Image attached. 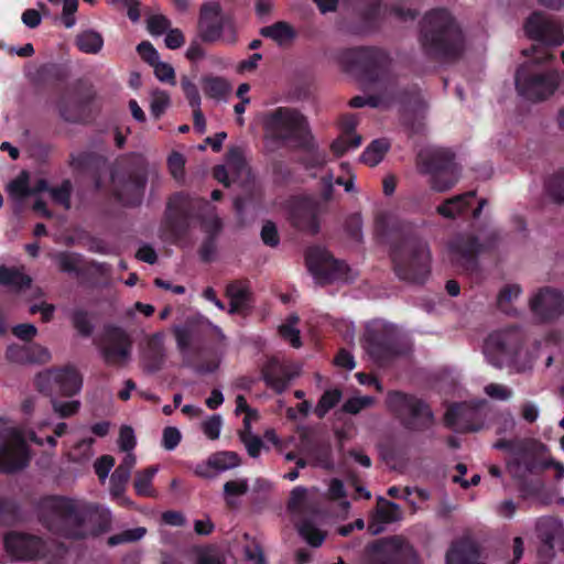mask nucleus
Listing matches in <instances>:
<instances>
[{
    "label": "nucleus",
    "mask_w": 564,
    "mask_h": 564,
    "mask_svg": "<svg viewBox=\"0 0 564 564\" xmlns=\"http://www.w3.org/2000/svg\"><path fill=\"white\" fill-rule=\"evenodd\" d=\"M535 529L539 539L550 547L564 546V528L561 521L552 517H542L536 520Z\"/></svg>",
    "instance_id": "a878e982"
},
{
    "label": "nucleus",
    "mask_w": 564,
    "mask_h": 564,
    "mask_svg": "<svg viewBox=\"0 0 564 564\" xmlns=\"http://www.w3.org/2000/svg\"><path fill=\"white\" fill-rule=\"evenodd\" d=\"M170 106V96L163 90H154L151 95V115L154 118H160L161 115Z\"/></svg>",
    "instance_id": "09e8293b"
},
{
    "label": "nucleus",
    "mask_w": 564,
    "mask_h": 564,
    "mask_svg": "<svg viewBox=\"0 0 564 564\" xmlns=\"http://www.w3.org/2000/svg\"><path fill=\"white\" fill-rule=\"evenodd\" d=\"M226 294L230 300L229 313H242L250 307L251 292L241 282H234L227 286Z\"/></svg>",
    "instance_id": "c756f323"
},
{
    "label": "nucleus",
    "mask_w": 564,
    "mask_h": 564,
    "mask_svg": "<svg viewBox=\"0 0 564 564\" xmlns=\"http://www.w3.org/2000/svg\"><path fill=\"white\" fill-rule=\"evenodd\" d=\"M240 437L248 451V454L251 457H258L263 445L261 438L251 432H241Z\"/></svg>",
    "instance_id": "13d9d810"
},
{
    "label": "nucleus",
    "mask_w": 564,
    "mask_h": 564,
    "mask_svg": "<svg viewBox=\"0 0 564 564\" xmlns=\"http://www.w3.org/2000/svg\"><path fill=\"white\" fill-rule=\"evenodd\" d=\"M389 148L390 143L388 142V140H375L366 148L361 155V160L367 165L375 166L382 161Z\"/></svg>",
    "instance_id": "e433bc0d"
},
{
    "label": "nucleus",
    "mask_w": 564,
    "mask_h": 564,
    "mask_svg": "<svg viewBox=\"0 0 564 564\" xmlns=\"http://www.w3.org/2000/svg\"><path fill=\"white\" fill-rule=\"evenodd\" d=\"M357 126L355 116H345L341 120L343 134L332 143V150L336 155H341L350 149L361 144V137L354 133Z\"/></svg>",
    "instance_id": "cd10ccee"
},
{
    "label": "nucleus",
    "mask_w": 564,
    "mask_h": 564,
    "mask_svg": "<svg viewBox=\"0 0 564 564\" xmlns=\"http://www.w3.org/2000/svg\"><path fill=\"white\" fill-rule=\"evenodd\" d=\"M546 193L553 200L564 202V171H557L549 177Z\"/></svg>",
    "instance_id": "a19ab883"
},
{
    "label": "nucleus",
    "mask_w": 564,
    "mask_h": 564,
    "mask_svg": "<svg viewBox=\"0 0 564 564\" xmlns=\"http://www.w3.org/2000/svg\"><path fill=\"white\" fill-rule=\"evenodd\" d=\"M8 193L11 198L21 202L31 194L26 173H22L8 185Z\"/></svg>",
    "instance_id": "37998d69"
},
{
    "label": "nucleus",
    "mask_w": 564,
    "mask_h": 564,
    "mask_svg": "<svg viewBox=\"0 0 564 564\" xmlns=\"http://www.w3.org/2000/svg\"><path fill=\"white\" fill-rule=\"evenodd\" d=\"M29 452L24 437L19 431L8 432L0 447V471L12 473L26 466Z\"/></svg>",
    "instance_id": "2eb2a0df"
},
{
    "label": "nucleus",
    "mask_w": 564,
    "mask_h": 564,
    "mask_svg": "<svg viewBox=\"0 0 564 564\" xmlns=\"http://www.w3.org/2000/svg\"><path fill=\"white\" fill-rule=\"evenodd\" d=\"M7 552L14 558L28 560L44 555V544L34 536L10 533L4 539Z\"/></svg>",
    "instance_id": "aec40b11"
},
{
    "label": "nucleus",
    "mask_w": 564,
    "mask_h": 564,
    "mask_svg": "<svg viewBox=\"0 0 564 564\" xmlns=\"http://www.w3.org/2000/svg\"><path fill=\"white\" fill-rule=\"evenodd\" d=\"M299 533L313 547L321 546L325 540V533L322 532L311 520H304L299 525Z\"/></svg>",
    "instance_id": "ea45409f"
},
{
    "label": "nucleus",
    "mask_w": 564,
    "mask_h": 564,
    "mask_svg": "<svg viewBox=\"0 0 564 564\" xmlns=\"http://www.w3.org/2000/svg\"><path fill=\"white\" fill-rule=\"evenodd\" d=\"M485 393L495 400L506 401L512 397V390L500 383H489L484 388Z\"/></svg>",
    "instance_id": "680f3d73"
},
{
    "label": "nucleus",
    "mask_w": 564,
    "mask_h": 564,
    "mask_svg": "<svg viewBox=\"0 0 564 564\" xmlns=\"http://www.w3.org/2000/svg\"><path fill=\"white\" fill-rule=\"evenodd\" d=\"M167 164L173 177L176 180H183L185 158L178 152H173L167 159Z\"/></svg>",
    "instance_id": "0e129e2a"
},
{
    "label": "nucleus",
    "mask_w": 564,
    "mask_h": 564,
    "mask_svg": "<svg viewBox=\"0 0 564 564\" xmlns=\"http://www.w3.org/2000/svg\"><path fill=\"white\" fill-rule=\"evenodd\" d=\"M113 465H115V459L109 455H105L96 460V463L94 465L95 473L97 474V476L101 482H104L107 479Z\"/></svg>",
    "instance_id": "69168bd1"
},
{
    "label": "nucleus",
    "mask_w": 564,
    "mask_h": 564,
    "mask_svg": "<svg viewBox=\"0 0 564 564\" xmlns=\"http://www.w3.org/2000/svg\"><path fill=\"white\" fill-rule=\"evenodd\" d=\"M369 564H419V561L411 545L399 538H392L370 549Z\"/></svg>",
    "instance_id": "f8f14e48"
},
{
    "label": "nucleus",
    "mask_w": 564,
    "mask_h": 564,
    "mask_svg": "<svg viewBox=\"0 0 564 564\" xmlns=\"http://www.w3.org/2000/svg\"><path fill=\"white\" fill-rule=\"evenodd\" d=\"M51 405L55 414L59 417H69L75 415L80 409L78 400L61 401L57 395L51 398Z\"/></svg>",
    "instance_id": "c03bdc74"
},
{
    "label": "nucleus",
    "mask_w": 564,
    "mask_h": 564,
    "mask_svg": "<svg viewBox=\"0 0 564 564\" xmlns=\"http://www.w3.org/2000/svg\"><path fill=\"white\" fill-rule=\"evenodd\" d=\"M129 479L130 475L117 468L115 469L110 477V494L113 498L118 499L122 505L130 503V500L123 495Z\"/></svg>",
    "instance_id": "58836bf2"
},
{
    "label": "nucleus",
    "mask_w": 564,
    "mask_h": 564,
    "mask_svg": "<svg viewBox=\"0 0 564 564\" xmlns=\"http://www.w3.org/2000/svg\"><path fill=\"white\" fill-rule=\"evenodd\" d=\"M421 43L430 54L453 56L463 47L462 30L448 11L432 10L423 19Z\"/></svg>",
    "instance_id": "7ed1b4c3"
},
{
    "label": "nucleus",
    "mask_w": 564,
    "mask_h": 564,
    "mask_svg": "<svg viewBox=\"0 0 564 564\" xmlns=\"http://www.w3.org/2000/svg\"><path fill=\"white\" fill-rule=\"evenodd\" d=\"M534 56L516 72L514 83L518 94L530 101H541L552 96L558 87V72L544 66L552 58L546 51L533 48Z\"/></svg>",
    "instance_id": "f03ea898"
},
{
    "label": "nucleus",
    "mask_w": 564,
    "mask_h": 564,
    "mask_svg": "<svg viewBox=\"0 0 564 564\" xmlns=\"http://www.w3.org/2000/svg\"><path fill=\"white\" fill-rule=\"evenodd\" d=\"M475 200V192L470 191L446 199L436 207V213L444 218L453 219L467 209Z\"/></svg>",
    "instance_id": "c85d7f7f"
},
{
    "label": "nucleus",
    "mask_w": 564,
    "mask_h": 564,
    "mask_svg": "<svg viewBox=\"0 0 564 564\" xmlns=\"http://www.w3.org/2000/svg\"><path fill=\"white\" fill-rule=\"evenodd\" d=\"M54 261L63 272H76L80 263V256L72 252H58L53 256Z\"/></svg>",
    "instance_id": "49530a36"
},
{
    "label": "nucleus",
    "mask_w": 564,
    "mask_h": 564,
    "mask_svg": "<svg viewBox=\"0 0 564 564\" xmlns=\"http://www.w3.org/2000/svg\"><path fill=\"white\" fill-rule=\"evenodd\" d=\"M95 440L93 437L84 438L79 441L72 453L73 459L82 462L89 459L93 455V444Z\"/></svg>",
    "instance_id": "4d7b16f0"
},
{
    "label": "nucleus",
    "mask_w": 564,
    "mask_h": 564,
    "mask_svg": "<svg viewBox=\"0 0 564 564\" xmlns=\"http://www.w3.org/2000/svg\"><path fill=\"white\" fill-rule=\"evenodd\" d=\"M221 426L223 419L219 414H214L202 423L204 434L213 441L219 438Z\"/></svg>",
    "instance_id": "864d4df0"
},
{
    "label": "nucleus",
    "mask_w": 564,
    "mask_h": 564,
    "mask_svg": "<svg viewBox=\"0 0 564 564\" xmlns=\"http://www.w3.org/2000/svg\"><path fill=\"white\" fill-rule=\"evenodd\" d=\"M246 560L252 564H265V558L261 546L257 542H251L245 547Z\"/></svg>",
    "instance_id": "774afa93"
},
{
    "label": "nucleus",
    "mask_w": 564,
    "mask_h": 564,
    "mask_svg": "<svg viewBox=\"0 0 564 564\" xmlns=\"http://www.w3.org/2000/svg\"><path fill=\"white\" fill-rule=\"evenodd\" d=\"M137 51L142 57L144 62L150 64L151 66L160 59L159 52L154 48V46L148 42L143 41L137 46Z\"/></svg>",
    "instance_id": "338daca9"
},
{
    "label": "nucleus",
    "mask_w": 564,
    "mask_h": 564,
    "mask_svg": "<svg viewBox=\"0 0 564 564\" xmlns=\"http://www.w3.org/2000/svg\"><path fill=\"white\" fill-rule=\"evenodd\" d=\"M100 350L107 365L123 367L130 360L131 343L123 330L112 329L106 334Z\"/></svg>",
    "instance_id": "f3484780"
},
{
    "label": "nucleus",
    "mask_w": 564,
    "mask_h": 564,
    "mask_svg": "<svg viewBox=\"0 0 564 564\" xmlns=\"http://www.w3.org/2000/svg\"><path fill=\"white\" fill-rule=\"evenodd\" d=\"M0 284L10 288L13 291H20L31 284V279L20 270L7 267H0Z\"/></svg>",
    "instance_id": "f704fd0d"
},
{
    "label": "nucleus",
    "mask_w": 564,
    "mask_h": 564,
    "mask_svg": "<svg viewBox=\"0 0 564 564\" xmlns=\"http://www.w3.org/2000/svg\"><path fill=\"white\" fill-rule=\"evenodd\" d=\"M239 465L240 458L235 452H218L210 455L205 462L197 464L194 473L203 478H213Z\"/></svg>",
    "instance_id": "4be33fe9"
},
{
    "label": "nucleus",
    "mask_w": 564,
    "mask_h": 564,
    "mask_svg": "<svg viewBox=\"0 0 564 564\" xmlns=\"http://www.w3.org/2000/svg\"><path fill=\"white\" fill-rule=\"evenodd\" d=\"M41 510L42 520L50 530L75 539L83 538L84 534L74 530L73 527L80 525L87 516L99 513L107 522L110 519L108 508L66 497H51L45 499Z\"/></svg>",
    "instance_id": "f257e3e1"
},
{
    "label": "nucleus",
    "mask_w": 564,
    "mask_h": 564,
    "mask_svg": "<svg viewBox=\"0 0 564 564\" xmlns=\"http://www.w3.org/2000/svg\"><path fill=\"white\" fill-rule=\"evenodd\" d=\"M388 405L406 420V424L412 429H421L432 422L431 410L414 397L391 392L388 395Z\"/></svg>",
    "instance_id": "ddd939ff"
},
{
    "label": "nucleus",
    "mask_w": 564,
    "mask_h": 564,
    "mask_svg": "<svg viewBox=\"0 0 564 564\" xmlns=\"http://www.w3.org/2000/svg\"><path fill=\"white\" fill-rule=\"evenodd\" d=\"M394 271L402 280L422 283L430 274L431 256L426 243L406 240L392 250Z\"/></svg>",
    "instance_id": "423d86ee"
},
{
    "label": "nucleus",
    "mask_w": 564,
    "mask_h": 564,
    "mask_svg": "<svg viewBox=\"0 0 564 564\" xmlns=\"http://www.w3.org/2000/svg\"><path fill=\"white\" fill-rule=\"evenodd\" d=\"M261 34L265 37L272 39L280 45L293 40L295 36L293 28L286 22H276L272 25L265 26L261 30Z\"/></svg>",
    "instance_id": "4c0bfd02"
},
{
    "label": "nucleus",
    "mask_w": 564,
    "mask_h": 564,
    "mask_svg": "<svg viewBox=\"0 0 564 564\" xmlns=\"http://www.w3.org/2000/svg\"><path fill=\"white\" fill-rule=\"evenodd\" d=\"M200 83L205 95L216 100L226 99L232 89L231 84L219 76H204Z\"/></svg>",
    "instance_id": "7c9ffc66"
},
{
    "label": "nucleus",
    "mask_w": 564,
    "mask_h": 564,
    "mask_svg": "<svg viewBox=\"0 0 564 564\" xmlns=\"http://www.w3.org/2000/svg\"><path fill=\"white\" fill-rule=\"evenodd\" d=\"M524 33L545 46H560L564 43V33L560 23L542 12L531 13L523 24Z\"/></svg>",
    "instance_id": "4468645a"
},
{
    "label": "nucleus",
    "mask_w": 564,
    "mask_h": 564,
    "mask_svg": "<svg viewBox=\"0 0 564 564\" xmlns=\"http://www.w3.org/2000/svg\"><path fill=\"white\" fill-rule=\"evenodd\" d=\"M6 358L9 362L15 365H43L51 360V352L47 348L37 344H12L7 348Z\"/></svg>",
    "instance_id": "412c9836"
},
{
    "label": "nucleus",
    "mask_w": 564,
    "mask_h": 564,
    "mask_svg": "<svg viewBox=\"0 0 564 564\" xmlns=\"http://www.w3.org/2000/svg\"><path fill=\"white\" fill-rule=\"evenodd\" d=\"M249 491L247 478H236L224 484V499L229 507H238L240 498Z\"/></svg>",
    "instance_id": "473e14b6"
},
{
    "label": "nucleus",
    "mask_w": 564,
    "mask_h": 564,
    "mask_svg": "<svg viewBox=\"0 0 564 564\" xmlns=\"http://www.w3.org/2000/svg\"><path fill=\"white\" fill-rule=\"evenodd\" d=\"M547 448L544 444L532 442L524 443L516 457L507 460V470L511 477L520 482V494L524 499L536 498L540 503L546 502L539 499V492L543 489L544 484L541 480L527 481L529 475L544 470L547 456L544 454Z\"/></svg>",
    "instance_id": "39448f33"
},
{
    "label": "nucleus",
    "mask_w": 564,
    "mask_h": 564,
    "mask_svg": "<svg viewBox=\"0 0 564 564\" xmlns=\"http://www.w3.org/2000/svg\"><path fill=\"white\" fill-rule=\"evenodd\" d=\"M417 167L431 176V187L436 192L451 189L459 178V170L453 163L452 153L441 148H426L420 151Z\"/></svg>",
    "instance_id": "0eeeda50"
},
{
    "label": "nucleus",
    "mask_w": 564,
    "mask_h": 564,
    "mask_svg": "<svg viewBox=\"0 0 564 564\" xmlns=\"http://www.w3.org/2000/svg\"><path fill=\"white\" fill-rule=\"evenodd\" d=\"M75 44L85 54H98L104 47V37L94 30H85L77 34Z\"/></svg>",
    "instance_id": "2f4dec72"
},
{
    "label": "nucleus",
    "mask_w": 564,
    "mask_h": 564,
    "mask_svg": "<svg viewBox=\"0 0 564 564\" xmlns=\"http://www.w3.org/2000/svg\"><path fill=\"white\" fill-rule=\"evenodd\" d=\"M373 403H375V399L372 397H368V395L359 397V395H356V397L349 398L345 402L343 409L347 413L357 414L361 410L370 408Z\"/></svg>",
    "instance_id": "8fccbe9b"
},
{
    "label": "nucleus",
    "mask_w": 564,
    "mask_h": 564,
    "mask_svg": "<svg viewBox=\"0 0 564 564\" xmlns=\"http://www.w3.org/2000/svg\"><path fill=\"white\" fill-rule=\"evenodd\" d=\"M50 195L56 204L69 208L70 183L64 182L59 187L50 188Z\"/></svg>",
    "instance_id": "bf43d9fd"
},
{
    "label": "nucleus",
    "mask_w": 564,
    "mask_h": 564,
    "mask_svg": "<svg viewBox=\"0 0 564 564\" xmlns=\"http://www.w3.org/2000/svg\"><path fill=\"white\" fill-rule=\"evenodd\" d=\"M72 321L75 328L84 336H88L91 333V324L87 313L80 310H76L72 313Z\"/></svg>",
    "instance_id": "e2e57ef3"
},
{
    "label": "nucleus",
    "mask_w": 564,
    "mask_h": 564,
    "mask_svg": "<svg viewBox=\"0 0 564 564\" xmlns=\"http://www.w3.org/2000/svg\"><path fill=\"white\" fill-rule=\"evenodd\" d=\"M323 183H324L323 196L325 199L332 198V189H333L334 184L344 186L345 191L348 193L354 191V177L351 175L348 176V178H346V180L340 176L334 178L333 175H328L323 178Z\"/></svg>",
    "instance_id": "de8ad7c7"
},
{
    "label": "nucleus",
    "mask_w": 564,
    "mask_h": 564,
    "mask_svg": "<svg viewBox=\"0 0 564 564\" xmlns=\"http://www.w3.org/2000/svg\"><path fill=\"white\" fill-rule=\"evenodd\" d=\"M479 240L480 237H456L448 246L451 260L458 265L469 269L474 263V257L476 253L494 246L491 241L480 243Z\"/></svg>",
    "instance_id": "a211bd4d"
},
{
    "label": "nucleus",
    "mask_w": 564,
    "mask_h": 564,
    "mask_svg": "<svg viewBox=\"0 0 564 564\" xmlns=\"http://www.w3.org/2000/svg\"><path fill=\"white\" fill-rule=\"evenodd\" d=\"M181 87L192 109L199 108L202 99L197 86L184 76L181 79Z\"/></svg>",
    "instance_id": "3c124183"
},
{
    "label": "nucleus",
    "mask_w": 564,
    "mask_h": 564,
    "mask_svg": "<svg viewBox=\"0 0 564 564\" xmlns=\"http://www.w3.org/2000/svg\"><path fill=\"white\" fill-rule=\"evenodd\" d=\"M158 473V467L150 466L135 474L134 477V490L139 496L152 497L154 496V489L152 487V480Z\"/></svg>",
    "instance_id": "c9c22d12"
},
{
    "label": "nucleus",
    "mask_w": 564,
    "mask_h": 564,
    "mask_svg": "<svg viewBox=\"0 0 564 564\" xmlns=\"http://www.w3.org/2000/svg\"><path fill=\"white\" fill-rule=\"evenodd\" d=\"M341 399V392L338 389L327 390L319 399L315 413L318 417L325 416V414L333 409Z\"/></svg>",
    "instance_id": "79ce46f5"
},
{
    "label": "nucleus",
    "mask_w": 564,
    "mask_h": 564,
    "mask_svg": "<svg viewBox=\"0 0 564 564\" xmlns=\"http://www.w3.org/2000/svg\"><path fill=\"white\" fill-rule=\"evenodd\" d=\"M393 332L394 327L382 321H375L367 325L364 346L377 361H384L398 354L394 347Z\"/></svg>",
    "instance_id": "9b49d317"
},
{
    "label": "nucleus",
    "mask_w": 564,
    "mask_h": 564,
    "mask_svg": "<svg viewBox=\"0 0 564 564\" xmlns=\"http://www.w3.org/2000/svg\"><path fill=\"white\" fill-rule=\"evenodd\" d=\"M297 321L299 318L296 316H291L288 323L282 324L279 327L281 337L289 341L294 348H299L301 346L300 330L295 327Z\"/></svg>",
    "instance_id": "a18cd8bd"
},
{
    "label": "nucleus",
    "mask_w": 564,
    "mask_h": 564,
    "mask_svg": "<svg viewBox=\"0 0 564 564\" xmlns=\"http://www.w3.org/2000/svg\"><path fill=\"white\" fill-rule=\"evenodd\" d=\"M152 67L154 69V74H155L156 78L160 82L169 83L171 85H175L176 84V82H175V70H174V68L170 64L159 59L156 63H154L152 65Z\"/></svg>",
    "instance_id": "6e6d98bb"
},
{
    "label": "nucleus",
    "mask_w": 564,
    "mask_h": 564,
    "mask_svg": "<svg viewBox=\"0 0 564 564\" xmlns=\"http://www.w3.org/2000/svg\"><path fill=\"white\" fill-rule=\"evenodd\" d=\"M117 198L124 205H137L141 202L147 178L144 175H131L128 178H113Z\"/></svg>",
    "instance_id": "393cba45"
},
{
    "label": "nucleus",
    "mask_w": 564,
    "mask_h": 564,
    "mask_svg": "<svg viewBox=\"0 0 564 564\" xmlns=\"http://www.w3.org/2000/svg\"><path fill=\"white\" fill-rule=\"evenodd\" d=\"M56 368L39 371L33 378L34 388L42 394L55 397L56 391Z\"/></svg>",
    "instance_id": "72a5a7b5"
},
{
    "label": "nucleus",
    "mask_w": 564,
    "mask_h": 564,
    "mask_svg": "<svg viewBox=\"0 0 564 564\" xmlns=\"http://www.w3.org/2000/svg\"><path fill=\"white\" fill-rule=\"evenodd\" d=\"M145 534V529L142 527L126 530L122 533L112 535L109 538L108 542L111 545H117L124 542H133L142 539Z\"/></svg>",
    "instance_id": "5fc2aeb1"
},
{
    "label": "nucleus",
    "mask_w": 564,
    "mask_h": 564,
    "mask_svg": "<svg viewBox=\"0 0 564 564\" xmlns=\"http://www.w3.org/2000/svg\"><path fill=\"white\" fill-rule=\"evenodd\" d=\"M200 39L207 43L221 41L232 45L237 40V33L232 20L223 12L216 2L203 6L198 21Z\"/></svg>",
    "instance_id": "1a4fd4ad"
},
{
    "label": "nucleus",
    "mask_w": 564,
    "mask_h": 564,
    "mask_svg": "<svg viewBox=\"0 0 564 564\" xmlns=\"http://www.w3.org/2000/svg\"><path fill=\"white\" fill-rule=\"evenodd\" d=\"M306 263L311 273L318 282L351 279L350 269L339 262L324 248L312 247L306 253Z\"/></svg>",
    "instance_id": "9d476101"
},
{
    "label": "nucleus",
    "mask_w": 564,
    "mask_h": 564,
    "mask_svg": "<svg viewBox=\"0 0 564 564\" xmlns=\"http://www.w3.org/2000/svg\"><path fill=\"white\" fill-rule=\"evenodd\" d=\"M378 518L383 523H391L401 520L402 512L398 505L386 502L378 509Z\"/></svg>",
    "instance_id": "603ef678"
},
{
    "label": "nucleus",
    "mask_w": 564,
    "mask_h": 564,
    "mask_svg": "<svg viewBox=\"0 0 564 564\" xmlns=\"http://www.w3.org/2000/svg\"><path fill=\"white\" fill-rule=\"evenodd\" d=\"M532 313L541 321H552L564 312V295L554 288L538 290L530 299Z\"/></svg>",
    "instance_id": "dca6fc26"
},
{
    "label": "nucleus",
    "mask_w": 564,
    "mask_h": 564,
    "mask_svg": "<svg viewBox=\"0 0 564 564\" xmlns=\"http://www.w3.org/2000/svg\"><path fill=\"white\" fill-rule=\"evenodd\" d=\"M521 343V334L517 329L497 330L486 339L484 354L495 367L508 366L519 372L525 371L531 368L534 357L522 348Z\"/></svg>",
    "instance_id": "20e7f679"
},
{
    "label": "nucleus",
    "mask_w": 564,
    "mask_h": 564,
    "mask_svg": "<svg viewBox=\"0 0 564 564\" xmlns=\"http://www.w3.org/2000/svg\"><path fill=\"white\" fill-rule=\"evenodd\" d=\"M170 25V20L161 14H155L148 19V31L150 32V34L155 36H159L166 32Z\"/></svg>",
    "instance_id": "052dcab7"
},
{
    "label": "nucleus",
    "mask_w": 564,
    "mask_h": 564,
    "mask_svg": "<svg viewBox=\"0 0 564 564\" xmlns=\"http://www.w3.org/2000/svg\"><path fill=\"white\" fill-rule=\"evenodd\" d=\"M56 373L55 395L73 397L82 390L83 379L75 368H56Z\"/></svg>",
    "instance_id": "bb28decb"
},
{
    "label": "nucleus",
    "mask_w": 564,
    "mask_h": 564,
    "mask_svg": "<svg viewBox=\"0 0 564 564\" xmlns=\"http://www.w3.org/2000/svg\"><path fill=\"white\" fill-rule=\"evenodd\" d=\"M477 416V409L467 403H462L453 405L446 411L445 422L457 432H476L481 429L480 424L474 423Z\"/></svg>",
    "instance_id": "b1692460"
},
{
    "label": "nucleus",
    "mask_w": 564,
    "mask_h": 564,
    "mask_svg": "<svg viewBox=\"0 0 564 564\" xmlns=\"http://www.w3.org/2000/svg\"><path fill=\"white\" fill-rule=\"evenodd\" d=\"M301 372V365L271 359L263 369V378L269 387L276 392L286 389L288 383Z\"/></svg>",
    "instance_id": "6ab92c4d"
},
{
    "label": "nucleus",
    "mask_w": 564,
    "mask_h": 564,
    "mask_svg": "<svg viewBox=\"0 0 564 564\" xmlns=\"http://www.w3.org/2000/svg\"><path fill=\"white\" fill-rule=\"evenodd\" d=\"M264 129L274 138L304 142L310 137L306 118L296 109L280 107L263 116Z\"/></svg>",
    "instance_id": "6e6552de"
},
{
    "label": "nucleus",
    "mask_w": 564,
    "mask_h": 564,
    "mask_svg": "<svg viewBox=\"0 0 564 564\" xmlns=\"http://www.w3.org/2000/svg\"><path fill=\"white\" fill-rule=\"evenodd\" d=\"M318 204L312 198H300L294 202L291 217L296 227L315 234L318 230Z\"/></svg>",
    "instance_id": "5701e85b"
}]
</instances>
